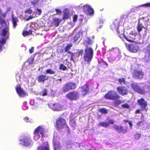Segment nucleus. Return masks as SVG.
I'll use <instances>...</instances> for the list:
<instances>
[{"mask_svg": "<svg viewBox=\"0 0 150 150\" xmlns=\"http://www.w3.org/2000/svg\"><path fill=\"white\" fill-rule=\"evenodd\" d=\"M6 15V13L3 12L2 10H0V22L1 25L0 30L2 35L7 37V38L9 34V23L8 21H5L4 20Z\"/></svg>", "mask_w": 150, "mask_h": 150, "instance_id": "f257e3e1", "label": "nucleus"}, {"mask_svg": "<svg viewBox=\"0 0 150 150\" xmlns=\"http://www.w3.org/2000/svg\"><path fill=\"white\" fill-rule=\"evenodd\" d=\"M93 51L92 48L86 46L84 50V60L87 62L88 63L90 64L93 59Z\"/></svg>", "mask_w": 150, "mask_h": 150, "instance_id": "f03ea898", "label": "nucleus"}, {"mask_svg": "<svg viewBox=\"0 0 150 150\" xmlns=\"http://www.w3.org/2000/svg\"><path fill=\"white\" fill-rule=\"evenodd\" d=\"M44 129L42 126H39L35 130L34 134H36V135L34 137V139L35 141H38L39 139L40 135L39 133L42 136H43V134L44 132Z\"/></svg>", "mask_w": 150, "mask_h": 150, "instance_id": "7ed1b4c3", "label": "nucleus"}, {"mask_svg": "<svg viewBox=\"0 0 150 150\" xmlns=\"http://www.w3.org/2000/svg\"><path fill=\"white\" fill-rule=\"evenodd\" d=\"M104 97L107 99L116 100L119 99L120 96L118 95L116 92L112 91H109L106 94Z\"/></svg>", "mask_w": 150, "mask_h": 150, "instance_id": "20e7f679", "label": "nucleus"}, {"mask_svg": "<svg viewBox=\"0 0 150 150\" xmlns=\"http://www.w3.org/2000/svg\"><path fill=\"white\" fill-rule=\"evenodd\" d=\"M117 33H119V34L121 38L125 39L128 41L131 42H133L134 41L133 40L130 39L129 38H132V39H135V37L137 35H138L136 33H129L128 37H127L124 33L122 34L121 35H120L119 33V31L118 29L117 30Z\"/></svg>", "mask_w": 150, "mask_h": 150, "instance_id": "39448f33", "label": "nucleus"}, {"mask_svg": "<svg viewBox=\"0 0 150 150\" xmlns=\"http://www.w3.org/2000/svg\"><path fill=\"white\" fill-rule=\"evenodd\" d=\"M20 144L27 146L31 147L33 144V142L29 136L25 137L23 140H20Z\"/></svg>", "mask_w": 150, "mask_h": 150, "instance_id": "423d86ee", "label": "nucleus"}, {"mask_svg": "<svg viewBox=\"0 0 150 150\" xmlns=\"http://www.w3.org/2000/svg\"><path fill=\"white\" fill-rule=\"evenodd\" d=\"M126 48L129 51L132 52H136L138 51L139 47L135 42L128 45L125 43Z\"/></svg>", "mask_w": 150, "mask_h": 150, "instance_id": "0eeeda50", "label": "nucleus"}, {"mask_svg": "<svg viewBox=\"0 0 150 150\" xmlns=\"http://www.w3.org/2000/svg\"><path fill=\"white\" fill-rule=\"evenodd\" d=\"M144 72L141 70L135 69L132 73V76L137 79H141L143 77Z\"/></svg>", "mask_w": 150, "mask_h": 150, "instance_id": "6e6552de", "label": "nucleus"}, {"mask_svg": "<svg viewBox=\"0 0 150 150\" xmlns=\"http://www.w3.org/2000/svg\"><path fill=\"white\" fill-rule=\"evenodd\" d=\"M79 94L77 91H74L69 93L66 95V96L71 100H76L79 97Z\"/></svg>", "mask_w": 150, "mask_h": 150, "instance_id": "1a4fd4ad", "label": "nucleus"}, {"mask_svg": "<svg viewBox=\"0 0 150 150\" xmlns=\"http://www.w3.org/2000/svg\"><path fill=\"white\" fill-rule=\"evenodd\" d=\"M56 124L57 127L58 129H62L64 127L67 126L65 120L62 118H59L57 120Z\"/></svg>", "mask_w": 150, "mask_h": 150, "instance_id": "9d476101", "label": "nucleus"}, {"mask_svg": "<svg viewBox=\"0 0 150 150\" xmlns=\"http://www.w3.org/2000/svg\"><path fill=\"white\" fill-rule=\"evenodd\" d=\"M76 85L73 83H67L64 85L63 88V91L64 92L68 91L71 89H74L76 88Z\"/></svg>", "mask_w": 150, "mask_h": 150, "instance_id": "9b49d317", "label": "nucleus"}, {"mask_svg": "<svg viewBox=\"0 0 150 150\" xmlns=\"http://www.w3.org/2000/svg\"><path fill=\"white\" fill-rule=\"evenodd\" d=\"M84 11L86 13L89 15H92L94 13V11L93 9L91 8L90 6L88 5H85L83 8Z\"/></svg>", "mask_w": 150, "mask_h": 150, "instance_id": "f8f14e48", "label": "nucleus"}, {"mask_svg": "<svg viewBox=\"0 0 150 150\" xmlns=\"http://www.w3.org/2000/svg\"><path fill=\"white\" fill-rule=\"evenodd\" d=\"M146 51L144 59L146 61H149L150 60V44L146 47Z\"/></svg>", "mask_w": 150, "mask_h": 150, "instance_id": "ddd939ff", "label": "nucleus"}, {"mask_svg": "<svg viewBox=\"0 0 150 150\" xmlns=\"http://www.w3.org/2000/svg\"><path fill=\"white\" fill-rule=\"evenodd\" d=\"M132 88L137 92L140 93H142L144 92V90L140 88V87L138 85L137 83H132L131 84Z\"/></svg>", "mask_w": 150, "mask_h": 150, "instance_id": "4468645a", "label": "nucleus"}, {"mask_svg": "<svg viewBox=\"0 0 150 150\" xmlns=\"http://www.w3.org/2000/svg\"><path fill=\"white\" fill-rule=\"evenodd\" d=\"M50 108L54 110H61L62 109L61 106L58 103L51 104L50 105Z\"/></svg>", "mask_w": 150, "mask_h": 150, "instance_id": "2eb2a0df", "label": "nucleus"}, {"mask_svg": "<svg viewBox=\"0 0 150 150\" xmlns=\"http://www.w3.org/2000/svg\"><path fill=\"white\" fill-rule=\"evenodd\" d=\"M117 89L118 92L122 95H126L127 93V89L125 87L120 86L117 87Z\"/></svg>", "mask_w": 150, "mask_h": 150, "instance_id": "dca6fc26", "label": "nucleus"}, {"mask_svg": "<svg viewBox=\"0 0 150 150\" xmlns=\"http://www.w3.org/2000/svg\"><path fill=\"white\" fill-rule=\"evenodd\" d=\"M89 91V88L87 85L83 86L81 89L82 94L83 96L86 95L88 93Z\"/></svg>", "mask_w": 150, "mask_h": 150, "instance_id": "f3484780", "label": "nucleus"}, {"mask_svg": "<svg viewBox=\"0 0 150 150\" xmlns=\"http://www.w3.org/2000/svg\"><path fill=\"white\" fill-rule=\"evenodd\" d=\"M138 103L139 105H141V107L143 108H145L147 104L146 102L143 99L138 100Z\"/></svg>", "mask_w": 150, "mask_h": 150, "instance_id": "a211bd4d", "label": "nucleus"}, {"mask_svg": "<svg viewBox=\"0 0 150 150\" xmlns=\"http://www.w3.org/2000/svg\"><path fill=\"white\" fill-rule=\"evenodd\" d=\"M48 79V76L44 75H41L38 78V81L40 82H44Z\"/></svg>", "mask_w": 150, "mask_h": 150, "instance_id": "6ab92c4d", "label": "nucleus"}, {"mask_svg": "<svg viewBox=\"0 0 150 150\" xmlns=\"http://www.w3.org/2000/svg\"><path fill=\"white\" fill-rule=\"evenodd\" d=\"M117 58H116L115 56V55H111V56L108 58V61L112 63L115 60H119L120 59L119 57L118 56V59H117Z\"/></svg>", "mask_w": 150, "mask_h": 150, "instance_id": "aec40b11", "label": "nucleus"}, {"mask_svg": "<svg viewBox=\"0 0 150 150\" xmlns=\"http://www.w3.org/2000/svg\"><path fill=\"white\" fill-rule=\"evenodd\" d=\"M63 13V17L64 19L68 18L69 17V11L68 9H65L64 10Z\"/></svg>", "mask_w": 150, "mask_h": 150, "instance_id": "412c9836", "label": "nucleus"}, {"mask_svg": "<svg viewBox=\"0 0 150 150\" xmlns=\"http://www.w3.org/2000/svg\"><path fill=\"white\" fill-rule=\"evenodd\" d=\"M27 93L24 91L19 87V97H23L25 96H27Z\"/></svg>", "mask_w": 150, "mask_h": 150, "instance_id": "4be33fe9", "label": "nucleus"}, {"mask_svg": "<svg viewBox=\"0 0 150 150\" xmlns=\"http://www.w3.org/2000/svg\"><path fill=\"white\" fill-rule=\"evenodd\" d=\"M38 150H49L48 145L47 144L45 146H40L38 149Z\"/></svg>", "mask_w": 150, "mask_h": 150, "instance_id": "5701e85b", "label": "nucleus"}, {"mask_svg": "<svg viewBox=\"0 0 150 150\" xmlns=\"http://www.w3.org/2000/svg\"><path fill=\"white\" fill-rule=\"evenodd\" d=\"M72 46V45L71 44H68L65 49V51L66 52H68V53H71V52H69V50Z\"/></svg>", "mask_w": 150, "mask_h": 150, "instance_id": "b1692460", "label": "nucleus"}, {"mask_svg": "<svg viewBox=\"0 0 150 150\" xmlns=\"http://www.w3.org/2000/svg\"><path fill=\"white\" fill-rule=\"evenodd\" d=\"M46 73L50 74H54L56 73V71L54 70H53L51 69H48L46 70Z\"/></svg>", "mask_w": 150, "mask_h": 150, "instance_id": "393cba45", "label": "nucleus"}, {"mask_svg": "<svg viewBox=\"0 0 150 150\" xmlns=\"http://www.w3.org/2000/svg\"><path fill=\"white\" fill-rule=\"evenodd\" d=\"M114 128L115 129L118 130L120 132H122L123 129V128L121 126H119L118 125L114 126Z\"/></svg>", "mask_w": 150, "mask_h": 150, "instance_id": "a878e982", "label": "nucleus"}, {"mask_svg": "<svg viewBox=\"0 0 150 150\" xmlns=\"http://www.w3.org/2000/svg\"><path fill=\"white\" fill-rule=\"evenodd\" d=\"M53 21L56 27L58 26L60 21V20L59 19L55 18L53 19Z\"/></svg>", "mask_w": 150, "mask_h": 150, "instance_id": "bb28decb", "label": "nucleus"}, {"mask_svg": "<svg viewBox=\"0 0 150 150\" xmlns=\"http://www.w3.org/2000/svg\"><path fill=\"white\" fill-rule=\"evenodd\" d=\"M143 27V25L141 24H140L139 22L137 27V31L139 33L142 30Z\"/></svg>", "mask_w": 150, "mask_h": 150, "instance_id": "cd10ccee", "label": "nucleus"}, {"mask_svg": "<svg viewBox=\"0 0 150 150\" xmlns=\"http://www.w3.org/2000/svg\"><path fill=\"white\" fill-rule=\"evenodd\" d=\"M110 51H113L114 52H117L118 53V54L119 55H120V50L117 48H112V49H110Z\"/></svg>", "mask_w": 150, "mask_h": 150, "instance_id": "c85d7f7f", "label": "nucleus"}, {"mask_svg": "<svg viewBox=\"0 0 150 150\" xmlns=\"http://www.w3.org/2000/svg\"><path fill=\"white\" fill-rule=\"evenodd\" d=\"M5 43V40L3 39L2 40L0 41V52L1 51L2 48V45Z\"/></svg>", "mask_w": 150, "mask_h": 150, "instance_id": "c756f323", "label": "nucleus"}, {"mask_svg": "<svg viewBox=\"0 0 150 150\" xmlns=\"http://www.w3.org/2000/svg\"><path fill=\"white\" fill-rule=\"evenodd\" d=\"M53 142L54 143V150H57V149L60 148V144L58 143H57V144H55L54 142V140Z\"/></svg>", "mask_w": 150, "mask_h": 150, "instance_id": "7c9ffc66", "label": "nucleus"}, {"mask_svg": "<svg viewBox=\"0 0 150 150\" xmlns=\"http://www.w3.org/2000/svg\"><path fill=\"white\" fill-rule=\"evenodd\" d=\"M99 125L102 126L106 127L108 126V124L107 123V122H100Z\"/></svg>", "mask_w": 150, "mask_h": 150, "instance_id": "2f4dec72", "label": "nucleus"}, {"mask_svg": "<svg viewBox=\"0 0 150 150\" xmlns=\"http://www.w3.org/2000/svg\"><path fill=\"white\" fill-rule=\"evenodd\" d=\"M17 20L16 18L13 17L12 18V22L13 25V27L14 28H15L17 24H16V22L17 21Z\"/></svg>", "mask_w": 150, "mask_h": 150, "instance_id": "473e14b6", "label": "nucleus"}, {"mask_svg": "<svg viewBox=\"0 0 150 150\" xmlns=\"http://www.w3.org/2000/svg\"><path fill=\"white\" fill-rule=\"evenodd\" d=\"M34 59L33 58H29L26 62L28 63V64H32L33 62Z\"/></svg>", "mask_w": 150, "mask_h": 150, "instance_id": "72a5a7b5", "label": "nucleus"}, {"mask_svg": "<svg viewBox=\"0 0 150 150\" xmlns=\"http://www.w3.org/2000/svg\"><path fill=\"white\" fill-rule=\"evenodd\" d=\"M59 69L60 70L64 71L67 69V68L65 66L62 64L60 66Z\"/></svg>", "mask_w": 150, "mask_h": 150, "instance_id": "f704fd0d", "label": "nucleus"}, {"mask_svg": "<svg viewBox=\"0 0 150 150\" xmlns=\"http://www.w3.org/2000/svg\"><path fill=\"white\" fill-rule=\"evenodd\" d=\"M142 6L144 7H150V3H148L139 6L138 7Z\"/></svg>", "mask_w": 150, "mask_h": 150, "instance_id": "c9c22d12", "label": "nucleus"}, {"mask_svg": "<svg viewBox=\"0 0 150 150\" xmlns=\"http://www.w3.org/2000/svg\"><path fill=\"white\" fill-rule=\"evenodd\" d=\"M119 81L121 84H122V83L124 84H125L126 83L125 79L124 78H122V79H119Z\"/></svg>", "mask_w": 150, "mask_h": 150, "instance_id": "e433bc0d", "label": "nucleus"}, {"mask_svg": "<svg viewBox=\"0 0 150 150\" xmlns=\"http://www.w3.org/2000/svg\"><path fill=\"white\" fill-rule=\"evenodd\" d=\"M41 95L44 96L47 95V91L46 89H45L41 93Z\"/></svg>", "mask_w": 150, "mask_h": 150, "instance_id": "4c0bfd02", "label": "nucleus"}, {"mask_svg": "<svg viewBox=\"0 0 150 150\" xmlns=\"http://www.w3.org/2000/svg\"><path fill=\"white\" fill-rule=\"evenodd\" d=\"M25 12L26 13H27L28 14H31L32 13V11L30 8L27 9L25 11Z\"/></svg>", "mask_w": 150, "mask_h": 150, "instance_id": "58836bf2", "label": "nucleus"}, {"mask_svg": "<svg viewBox=\"0 0 150 150\" xmlns=\"http://www.w3.org/2000/svg\"><path fill=\"white\" fill-rule=\"evenodd\" d=\"M29 118H28V117H25L24 118V120L26 122H32V120H28Z\"/></svg>", "mask_w": 150, "mask_h": 150, "instance_id": "ea45409f", "label": "nucleus"}, {"mask_svg": "<svg viewBox=\"0 0 150 150\" xmlns=\"http://www.w3.org/2000/svg\"><path fill=\"white\" fill-rule=\"evenodd\" d=\"M67 147L68 149L71 148V143L70 142H68L67 143Z\"/></svg>", "mask_w": 150, "mask_h": 150, "instance_id": "a19ab883", "label": "nucleus"}, {"mask_svg": "<svg viewBox=\"0 0 150 150\" xmlns=\"http://www.w3.org/2000/svg\"><path fill=\"white\" fill-rule=\"evenodd\" d=\"M141 134L139 133L136 134L135 135V138L136 139H138L140 137Z\"/></svg>", "mask_w": 150, "mask_h": 150, "instance_id": "79ce46f5", "label": "nucleus"}, {"mask_svg": "<svg viewBox=\"0 0 150 150\" xmlns=\"http://www.w3.org/2000/svg\"><path fill=\"white\" fill-rule=\"evenodd\" d=\"M100 112L103 113H106L107 112V110L104 108H103L100 109Z\"/></svg>", "mask_w": 150, "mask_h": 150, "instance_id": "37998d69", "label": "nucleus"}, {"mask_svg": "<svg viewBox=\"0 0 150 150\" xmlns=\"http://www.w3.org/2000/svg\"><path fill=\"white\" fill-rule=\"evenodd\" d=\"M57 13V14L59 15L61 14L62 13V11L59 9H55Z\"/></svg>", "mask_w": 150, "mask_h": 150, "instance_id": "c03bdc74", "label": "nucleus"}, {"mask_svg": "<svg viewBox=\"0 0 150 150\" xmlns=\"http://www.w3.org/2000/svg\"><path fill=\"white\" fill-rule=\"evenodd\" d=\"M122 106L124 108H126L127 109H129L130 108L129 106L126 104H125L122 105Z\"/></svg>", "mask_w": 150, "mask_h": 150, "instance_id": "a18cd8bd", "label": "nucleus"}, {"mask_svg": "<svg viewBox=\"0 0 150 150\" xmlns=\"http://www.w3.org/2000/svg\"><path fill=\"white\" fill-rule=\"evenodd\" d=\"M86 43H88V44H91L92 42L90 39H89L88 38H87L86 40L85 41Z\"/></svg>", "mask_w": 150, "mask_h": 150, "instance_id": "49530a36", "label": "nucleus"}, {"mask_svg": "<svg viewBox=\"0 0 150 150\" xmlns=\"http://www.w3.org/2000/svg\"><path fill=\"white\" fill-rule=\"evenodd\" d=\"M34 50V47H32L31 49H29V51L30 54H31L33 53Z\"/></svg>", "mask_w": 150, "mask_h": 150, "instance_id": "de8ad7c7", "label": "nucleus"}, {"mask_svg": "<svg viewBox=\"0 0 150 150\" xmlns=\"http://www.w3.org/2000/svg\"><path fill=\"white\" fill-rule=\"evenodd\" d=\"M79 37V34H77L75 36L74 38V40L75 41H77L78 38Z\"/></svg>", "mask_w": 150, "mask_h": 150, "instance_id": "09e8293b", "label": "nucleus"}, {"mask_svg": "<svg viewBox=\"0 0 150 150\" xmlns=\"http://www.w3.org/2000/svg\"><path fill=\"white\" fill-rule=\"evenodd\" d=\"M42 12V11L40 9H37L36 11V13L38 15H40Z\"/></svg>", "mask_w": 150, "mask_h": 150, "instance_id": "8fccbe9b", "label": "nucleus"}, {"mask_svg": "<svg viewBox=\"0 0 150 150\" xmlns=\"http://www.w3.org/2000/svg\"><path fill=\"white\" fill-rule=\"evenodd\" d=\"M71 54V56L70 58V59L71 60H72L73 61H74V60L73 59V56L74 55V54L73 53L71 52V53H70Z\"/></svg>", "mask_w": 150, "mask_h": 150, "instance_id": "3c124183", "label": "nucleus"}, {"mask_svg": "<svg viewBox=\"0 0 150 150\" xmlns=\"http://www.w3.org/2000/svg\"><path fill=\"white\" fill-rule=\"evenodd\" d=\"M121 103V100H117L115 102V105H119Z\"/></svg>", "mask_w": 150, "mask_h": 150, "instance_id": "603ef678", "label": "nucleus"}, {"mask_svg": "<svg viewBox=\"0 0 150 150\" xmlns=\"http://www.w3.org/2000/svg\"><path fill=\"white\" fill-rule=\"evenodd\" d=\"M22 35L24 36H25L28 35L27 31L23 32L22 33Z\"/></svg>", "mask_w": 150, "mask_h": 150, "instance_id": "864d4df0", "label": "nucleus"}, {"mask_svg": "<svg viewBox=\"0 0 150 150\" xmlns=\"http://www.w3.org/2000/svg\"><path fill=\"white\" fill-rule=\"evenodd\" d=\"M31 3L33 5H35L38 3V1L37 0L32 1Z\"/></svg>", "mask_w": 150, "mask_h": 150, "instance_id": "5fc2aeb1", "label": "nucleus"}, {"mask_svg": "<svg viewBox=\"0 0 150 150\" xmlns=\"http://www.w3.org/2000/svg\"><path fill=\"white\" fill-rule=\"evenodd\" d=\"M108 124V125L110 124H113L114 123V121L112 120H110L107 122Z\"/></svg>", "mask_w": 150, "mask_h": 150, "instance_id": "6e6d98bb", "label": "nucleus"}, {"mask_svg": "<svg viewBox=\"0 0 150 150\" xmlns=\"http://www.w3.org/2000/svg\"><path fill=\"white\" fill-rule=\"evenodd\" d=\"M77 19V16L76 15H75L73 17V20L74 22L76 21Z\"/></svg>", "mask_w": 150, "mask_h": 150, "instance_id": "4d7b16f0", "label": "nucleus"}, {"mask_svg": "<svg viewBox=\"0 0 150 150\" xmlns=\"http://www.w3.org/2000/svg\"><path fill=\"white\" fill-rule=\"evenodd\" d=\"M16 90L18 94H19V87L17 86L16 88Z\"/></svg>", "mask_w": 150, "mask_h": 150, "instance_id": "13d9d810", "label": "nucleus"}, {"mask_svg": "<svg viewBox=\"0 0 150 150\" xmlns=\"http://www.w3.org/2000/svg\"><path fill=\"white\" fill-rule=\"evenodd\" d=\"M83 53V50H80L79 53V55H82Z\"/></svg>", "mask_w": 150, "mask_h": 150, "instance_id": "bf43d9fd", "label": "nucleus"}, {"mask_svg": "<svg viewBox=\"0 0 150 150\" xmlns=\"http://www.w3.org/2000/svg\"><path fill=\"white\" fill-rule=\"evenodd\" d=\"M33 18V16H30L28 17V18L27 19V21L29 20H30Z\"/></svg>", "mask_w": 150, "mask_h": 150, "instance_id": "052dcab7", "label": "nucleus"}, {"mask_svg": "<svg viewBox=\"0 0 150 150\" xmlns=\"http://www.w3.org/2000/svg\"><path fill=\"white\" fill-rule=\"evenodd\" d=\"M27 32L28 33V35H30L32 34V31L31 30H30L28 31H27Z\"/></svg>", "mask_w": 150, "mask_h": 150, "instance_id": "680f3d73", "label": "nucleus"}, {"mask_svg": "<svg viewBox=\"0 0 150 150\" xmlns=\"http://www.w3.org/2000/svg\"><path fill=\"white\" fill-rule=\"evenodd\" d=\"M129 125L130 127L132 128V127L133 125L130 122H129Z\"/></svg>", "mask_w": 150, "mask_h": 150, "instance_id": "e2e57ef3", "label": "nucleus"}, {"mask_svg": "<svg viewBox=\"0 0 150 150\" xmlns=\"http://www.w3.org/2000/svg\"><path fill=\"white\" fill-rule=\"evenodd\" d=\"M99 23H103V20L101 19H100L99 20Z\"/></svg>", "mask_w": 150, "mask_h": 150, "instance_id": "0e129e2a", "label": "nucleus"}, {"mask_svg": "<svg viewBox=\"0 0 150 150\" xmlns=\"http://www.w3.org/2000/svg\"><path fill=\"white\" fill-rule=\"evenodd\" d=\"M124 122H128L129 123V121H128L127 120H124Z\"/></svg>", "mask_w": 150, "mask_h": 150, "instance_id": "69168bd1", "label": "nucleus"}, {"mask_svg": "<svg viewBox=\"0 0 150 150\" xmlns=\"http://www.w3.org/2000/svg\"><path fill=\"white\" fill-rule=\"evenodd\" d=\"M149 90L150 91V83L149 84Z\"/></svg>", "mask_w": 150, "mask_h": 150, "instance_id": "338daca9", "label": "nucleus"}, {"mask_svg": "<svg viewBox=\"0 0 150 150\" xmlns=\"http://www.w3.org/2000/svg\"><path fill=\"white\" fill-rule=\"evenodd\" d=\"M113 25H114L115 27H116V25H114V23H113Z\"/></svg>", "mask_w": 150, "mask_h": 150, "instance_id": "774afa93", "label": "nucleus"}]
</instances>
